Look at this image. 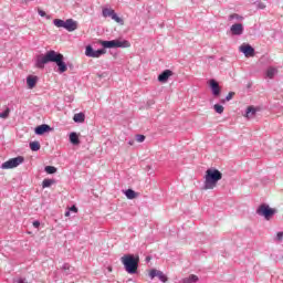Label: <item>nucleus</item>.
Instances as JSON below:
<instances>
[{
    "mask_svg": "<svg viewBox=\"0 0 283 283\" xmlns=\"http://www.w3.org/2000/svg\"><path fill=\"white\" fill-rule=\"evenodd\" d=\"M48 63H55L57 65V72L59 74H64V72H67V64L65 63V56L63 54L50 50L44 55H38L35 60V67H39V70H43Z\"/></svg>",
    "mask_w": 283,
    "mask_h": 283,
    "instance_id": "1",
    "label": "nucleus"
},
{
    "mask_svg": "<svg viewBox=\"0 0 283 283\" xmlns=\"http://www.w3.org/2000/svg\"><path fill=\"white\" fill-rule=\"evenodd\" d=\"M221 178H222V174L220 172V170L216 168H209L205 175L203 189L205 190L216 189Z\"/></svg>",
    "mask_w": 283,
    "mask_h": 283,
    "instance_id": "2",
    "label": "nucleus"
},
{
    "mask_svg": "<svg viewBox=\"0 0 283 283\" xmlns=\"http://www.w3.org/2000/svg\"><path fill=\"white\" fill-rule=\"evenodd\" d=\"M120 262L124 265L126 273L129 275H135V273H138V262H140V260L134 256V254L123 255L120 258Z\"/></svg>",
    "mask_w": 283,
    "mask_h": 283,
    "instance_id": "3",
    "label": "nucleus"
},
{
    "mask_svg": "<svg viewBox=\"0 0 283 283\" xmlns=\"http://www.w3.org/2000/svg\"><path fill=\"white\" fill-rule=\"evenodd\" d=\"M256 213H258V216H261L265 220H270L273 218L274 213H277V210L269 207V205H266V203H262L256 209Z\"/></svg>",
    "mask_w": 283,
    "mask_h": 283,
    "instance_id": "4",
    "label": "nucleus"
},
{
    "mask_svg": "<svg viewBox=\"0 0 283 283\" xmlns=\"http://www.w3.org/2000/svg\"><path fill=\"white\" fill-rule=\"evenodd\" d=\"M101 45L105 49H112V48H129L132 44L129 41L124 40H112V41H101Z\"/></svg>",
    "mask_w": 283,
    "mask_h": 283,
    "instance_id": "5",
    "label": "nucleus"
},
{
    "mask_svg": "<svg viewBox=\"0 0 283 283\" xmlns=\"http://www.w3.org/2000/svg\"><path fill=\"white\" fill-rule=\"evenodd\" d=\"M23 163H25V157L18 156L15 158H11V159L4 161L1 165V169H14V168L19 167V165H23Z\"/></svg>",
    "mask_w": 283,
    "mask_h": 283,
    "instance_id": "6",
    "label": "nucleus"
},
{
    "mask_svg": "<svg viewBox=\"0 0 283 283\" xmlns=\"http://www.w3.org/2000/svg\"><path fill=\"white\" fill-rule=\"evenodd\" d=\"M102 14L105 19H107V17H111V19H113V21H115L116 23H119V25H125V20L118 17L114 9L105 8L102 10Z\"/></svg>",
    "mask_w": 283,
    "mask_h": 283,
    "instance_id": "7",
    "label": "nucleus"
},
{
    "mask_svg": "<svg viewBox=\"0 0 283 283\" xmlns=\"http://www.w3.org/2000/svg\"><path fill=\"white\" fill-rule=\"evenodd\" d=\"M106 53L107 51L105 49L94 50L92 45H87L85 49V56H88V59H101Z\"/></svg>",
    "mask_w": 283,
    "mask_h": 283,
    "instance_id": "8",
    "label": "nucleus"
},
{
    "mask_svg": "<svg viewBox=\"0 0 283 283\" xmlns=\"http://www.w3.org/2000/svg\"><path fill=\"white\" fill-rule=\"evenodd\" d=\"M232 36H242L244 34V25L242 23H234L230 27Z\"/></svg>",
    "mask_w": 283,
    "mask_h": 283,
    "instance_id": "9",
    "label": "nucleus"
},
{
    "mask_svg": "<svg viewBox=\"0 0 283 283\" xmlns=\"http://www.w3.org/2000/svg\"><path fill=\"white\" fill-rule=\"evenodd\" d=\"M149 277L150 280H154V277H158V280H160V282L163 283H167V275H165V273H163V271L160 270H156V269H153L150 272H149Z\"/></svg>",
    "mask_w": 283,
    "mask_h": 283,
    "instance_id": "10",
    "label": "nucleus"
},
{
    "mask_svg": "<svg viewBox=\"0 0 283 283\" xmlns=\"http://www.w3.org/2000/svg\"><path fill=\"white\" fill-rule=\"evenodd\" d=\"M209 85L212 92V96H214V98H218L222 92L220 88V84L216 80H210Z\"/></svg>",
    "mask_w": 283,
    "mask_h": 283,
    "instance_id": "11",
    "label": "nucleus"
},
{
    "mask_svg": "<svg viewBox=\"0 0 283 283\" xmlns=\"http://www.w3.org/2000/svg\"><path fill=\"white\" fill-rule=\"evenodd\" d=\"M239 51L242 52V54H244V56L247 57L255 56V49H253V46H251L250 44H242L239 48Z\"/></svg>",
    "mask_w": 283,
    "mask_h": 283,
    "instance_id": "12",
    "label": "nucleus"
},
{
    "mask_svg": "<svg viewBox=\"0 0 283 283\" xmlns=\"http://www.w3.org/2000/svg\"><path fill=\"white\" fill-rule=\"evenodd\" d=\"M78 29V22L74 21L73 19L65 20L64 30L67 32H74V30Z\"/></svg>",
    "mask_w": 283,
    "mask_h": 283,
    "instance_id": "13",
    "label": "nucleus"
},
{
    "mask_svg": "<svg viewBox=\"0 0 283 283\" xmlns=\"http://www.w3.org/2000/svg\"><path fill=\"white\" fill-rule=\"evenodd\" d=\"M170 76H174V71L165 70L163 73L158 75V81L159 83H167Z\"/></svg>",
    "mask_w": 283,
    "mask_h": 283,
    "instance_id": "14",
    "label": "nucleus"
},
{
    "mask_svg": "<svg viewBox=\"0 0 283 283\" xmlns=\"http://www.w3.org/2000/svg\"><path fill=\"white\" fill-rule=\"evenodd\" d=\"M48 132H52V127H50L48 124H42L35 127L36 136H43V134H48Z\"/></svg>",
    "mask_w": 283,
    "mask_h": 283,
    "instance_id": "15",
    "label": "nucleus"
},
{
    "mask_svg": "<svg viewBox=\"0 0 283 283\" xmlns=\"http://www.w3.org/2000/svg\"><path fill=\"white\" fill-rule=\"evenodd\" d=\"M39 82V77L34 76V75H29L27 77V85L29 87V90H34V87H36V83Z\"/></svg>",
    "mask_w": 283,
    "mask_h": 283,
    "instance_id": "16",
    "label": "nucleus"
},
{
    "mask_svg": "<svg viewBox=\"0 0 283 283\" xmlns=\"http://www.w3.org/2000/svg\"><path fill=\"white\" fill-rule=\"evenodd\" d=\"M275 74H277V67L269 66L265 71V75L268 78H274Z\"/></svg>",
    "mask_w": 283,
    "mask_h": 283,
    "instance_id": "17",
    "label": "nucleus"
},
{
    "mask_svg": "<svg viewBox=\"0 0 283 283\" xmlns=\"http://www.w3.org/2000/svg\"><path fill=\"white\" fill-rule=\"evenodd\" d=\"M70 143L72 144V145H81V140L78 139V134H76V133H71L70 134Z\"/></svg>",
    "mask_w": 283,
    "mask_h": 283,
    "instance_id": "18",
    "label": "nucleus"
},
{
    "mask_svg": "<svg viewBox=\"0 0 283 283\" xmlns=\"http://www.w3.org/2000/svg\"><path fill=\"white\" fill-rule=\"evenodd\" d=\"M198 280V275L191 274L188 277L182 279L180 283H196Z\"/></svg>",
    "mask_w": 283,
    "mask_h": 283,
    "instance_id": "19",
    "label": "nucleus"
},
{
    "mask_svg": "<svg viewBox=\"0 0 283 283\" xmlns=\"http://www.w3.org/2000/svg\"><path fill=\"white\" fill-rule=\"evenodd\" d=\"M256 113H258V109H255V107L249 106L245 112V117L253 118V116H255Z\"/></svg>",
    "mask_w": 283,
    "mask_h": 283,
    "instance_id": "20",
    "label": "nucleus"
},
{
    "mask_svg": "<svg viewBox=\"0 0 283 283\" xmlns=\"http://www.w3.org/2000/svg\"><path fill=\"white\" fill-rule=\"evenodd\" d=\"M74 123H85V114L76 113L73 117Z\"/></svg>",
    "mask_w": 283,
    "mask_h": 283,
    "instance_id": "21",
    "label": "nucleus"
},
{
    "mask_svg": "<svg viewBox=\"0 0 283 283\" xmlns=\"http://www.w3.org/2000/svg\"><path fill=\"white\" fill-rule=\"evenodd\" d=\"M125 196L128 200H134V198H136L138 193H136V191H134L133 189H128L125 191Z\"/></svg>",
    "mask_w": 283,
    "mask_h": 283,
    "instance_id": "22",
    "label": "nucleus"
},
{
    "mask_svg": "<svg viewBox=\"0 0 283 283\" xmlns=\"http://www.w3.org/2000/svg\"><path fill=\"white\" fill-rule=\"evenodd\" d=\"M29 147L31 151H39V149H41V144L39 142H31Z\"/></svg>",
    "mask_w": 283,
    "mask_h": 283,
    "instance_id": "23",
    "label": "nucleus"
},
{
    "mask_svg": "<svg viewBox=\"0 0 283 283\" xmlns=\"http://www.w3.org/2000/svg\"><path fill=\"white\" fill-rule=\"evenodd\" d=\"M54 182H56V180H54V179H44L42 181V188L48 189V187H52V185H54Z\"/></svg>",
    "mask_w": 283,
    "mask_h": 283,
    "instance_id": "24",
    "label": "nucleus"
},
{
    "mask_svg": "<svg viewBox=\"0 0 283 283\" xmlns=\"http://www.w3.org/2000/svg\"><path fill=\"white\" fill-rule=\"evenodd\" d=\"M228 19H229V21H233V20H235V21H244V17H242V15H240L238 13L230 14Z\"/></svg>",
    "mask_w": 283,
    "mask_h": 283,
    "instance_id": "25",
    "label": "nucleus"
},
{
    "mask_svg": "<svg viewBox=\"0 0 283 283\" xmlns=\"http://www.w3.org/2000/svg\"><path fill=\"white\" fill-rule=\"evenodd\" d=\"M62 271H64V274L70 275L72 273V265H70V263H64Z\"/></svg>",
    "mask_w": 283,
    "mask_h": 283,
    "instance_id": "26",
    "label": "nucleus"
},
{
    "mask_svg": "<svg viewBox=\"0 0 283 283\" xmlns=\"http://www.w3.org/2000/svg\"><path fill=\"white\" fill-rule=\"evenodd\" d=\"M53 25H55V28H65V21L61 19H55L53 20Z\"/></svg>",
    "mask_w": 283,
    "mask_h": 283,
    "instance_id": "27",
    "label": "nucleus"
},
{
    "mask_svg": "<svg viewBox=\"0 0 283 283\" xmlns=\"http://www.w3.org/2000/svg\"><path fill=\"white\" fill-rule=\"evenodd\" d=\"M213 109L217 114H224V106L220 105V104H214L213 105Z\"/></svg>",
    "mask_w": 283,
    "mask_h": 283,
    "instance_id": "28",
    "label": "nucleus"
},
{
    "mask_svg": "<svg viewBox=\"0 0 283 283\" xmlns=\"http://www.w3.org/2000/svg\"><path fill=\"white\" fill-rule=\"evenodd\" d=\"M44 171L48 172V174H50V175L56 174V167H54V166H46V167L44 168Z\"/></svg>",
    "mask_w": 283,
    "mask_h": 283,
    "instance_id": "29",
    "label": "nucleus"
},
{
    "mask_svg": "<svg viewBox=\"0 0 283 283\" xmlns=\"http://www.w3.org/2000/svg\"><path fill=\"white\" fill-rule=\"evenodd\" d=\"M38 14L40 17H45V19H48V20L52 19V17L48 15V13H45V11H43L41 9H38Z\"/></svg>",
    "mask_w": 283,
    "mask_h": 283,
    "instance_id": "30",
    "label": "nucleus"
},
{
    "mask_svg": "<svg viewBox=\"0 0 283 283\" xmlns=\"http://www.w3.org/2000/svg\"><path fill=\"white\" fill-rule=\"evenodd\" d=\"M10 116V108H7L0 114V118H8Z\"/></svg>",
    "mask_w": 283,
    "mask_h": 283,
    "instance_id": "31",
    "label": "nucleus"
},
{
    "mask_svg": "<svg viewBox=\"0 0 283 283\" xmlns=\"http://www.w3.org/2000/svg\"><path fill=\"white\" fill-rule=\"evenodd\" d=\"M275 242H282L283 240V232H277L276 237L274 238Z\"/></svg>",
    "mask_w": 283,
    "mask_h": 283,
    "instance_id": "32",
    "label": "nucleus"
},
{
    "mask_svg": "<svg viewBox=\"0 0 283 283\" xmlns=\"http://www.w3.org/2000/svg\"><path fill=\"white\" fill-rule=\"evenodd\" d=\"M136 140L137 143H145V135H137Z\"/></svg>",
    "mask_w": 283,
    "mask_h": 283,
    "instance_id": "33",
    "label": "nucleus"
},
{
    "mask_svg": "<svg viewBox=\"0 0 283 283\" xmlns=\"http://www.w3.org/2000/svg\"><path fill=\"white\" fill-rule=\"evenodd\" d=\"M233 96H235V93L234 92H230L228 93V95L226 96V101H231V98H233Z\"/></svg>",
    "mask_w": 283,
    "mask_h": 283,
    "instance_id": "34",
    "label": "nucleus"
},
{
    "mask_svg": "<svg viewBox=\"0 0 283 283\" xmlns=\"http://www.w3.org/2000/svg\"><path fill=\"white\" fill-rule=\"evenodd\" d=\"M256 8H258L259 10H264V9L266 8V4H264L263 2H259V3L256 4Z\"/></svg>",
    "mask_w": 283,
    "mask_h": 283,
    "instance_id": "35",
    "label": "nucleus"
},
{
    "mask_svg": "<svg viewBox=\"0 0 283 283\" xmlns=\"http://www.w3.org/2000/svg\"><path fill=\"white\" fill-rule=\"evenodd\" d=\"M33 227L35 229H39V227H41V222L40 221H33Z\"/></svg>",
    "mask_w": 283,
    "mask_h": 283,
    "instance_id": "36",
    "label": "nucleus"
},
{
    "mask_svg": "<svg viewBox=\"0 0 283 283\" xmlns=\"http://www.w3.org/2000/svg\"><path fill=\"white\" fill-rule=\"evenodd\" d=\"M70 211H74L75 213L78 211V208H76V206H72L71 208H70Z\"/></svg>",
    "mask_w": 283,
    "mask_h": 283,
    "instance_id": "37",
    "label": "nucleus"
},
{
    "mask_svg": "<svg viewBox=\"0 0 283 283\" xmlns=\"http://www.w3.org/2000/svg\"><path fill=\"white\" fill-rule=\"evenodd\" d=\"M18 283H28V282H25V279H19Z\"/></svg>",
    "mask_w": 283,
    "mask_h": 283,
    "instance_id": "38",
    "label": "nucleus"
},
{
    "mask_svg": "<svg viewBox=\"0 0 283 283\" xmlns=\"http://www.w3.org/2000/svg\"><path fill=\"white\" fill-rule=\"evenodd\" d=\"M227 98L220 99V103H222V105H224V103H227Z\"/></svg>",
    "mask_w": 283,
    "mask_h": 283,
    "instance_id": "39",
    "label": "nucleus"
},
{
    "mask_svg": "<svg viewBox=\"0 0 283 283\" xmlns=\"http://www.w3.org/2000/svg\"><path fill=\"white\" fill-rule=\"evenodd\" d=\"M128 145H134V140H129V142H128Z\"/></svg>",
    "mask_w": 283,
    "mask_h": 283,
    "instance_id": "40",
    "label": "nucleus"
},
{
    "mask_svg": "<svg viewBox=\"0 0 283 283\" xmlns=\"http://www.w3.org/2000/svg\"><path fill=\"white\" fill-rule=\"evenodd\" d=\"M65 216H66V218L70 217V211H66V212H65Z\"/></svg>",
    "mask_w": 283,
    "mask_h": 283,
    "instance_id": "41",
    "label": "nucleus"
}]
</instances>
